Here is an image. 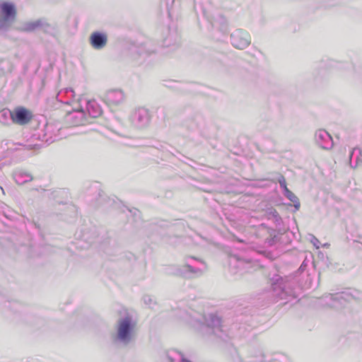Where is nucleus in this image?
Listing matches in <instances>:
<instances>
[{
	"label": "nucleus",
	"instance_id": "obj_3",
	"mask_svg": "<svg viewBox=\"0 0 362 362\" xmlns=\"http://www.w3.org/2000/svg\"><path fill=\"white\" fill-rule=\"evenodd\" d=\"M0 30H6L16 20V8L13 3L4 1L0 4Z\"/></svg>",
	"mask_w": 362,
	"mask_h": 362
},
{
	"label": "nucleus",
	"instance_id": "obj_7",
	"mask_svg": "<svg viewBox=\"0 0 362 362\" xmlns=\"http://www.w3.org/2000/svg\"><path fill=\"white\" fill-rule=\"evenodd\" d=\"M163 46L175 51L180 46V35L175 29H168L167 35L163 39Z\"/></svg>",
	"mask_w": 362,
	"mask_h": 362
},
{
	"label": "nucleus",
	"instance_id": "obj_14",
	"mask_svg": "<svg viewBox=\"0 0 362 362\" xmlns=\"http://www.w3.org/2000/svg\"><path fill=\"white\" fill-rule=\"evenodd\" d=\"M168 358L170 362H175L176 361L177 362H192L185 358L181 352L176 350L170 351L168 354Z\"/></svg>",
	"mask_w": 362,
	"mask_h": 362
},
{
	"label": "nucleus",
	"instance_id": "obj_16",
	"mask_svg": "<svg viewBox=\"0 0 362 362\" xmlns=\"http://www.w3.org/2000/svg\"><path fill=\"white\" fill-rule=\"evenodd\" d=\"M285 196L293 203L294 206L296 209H298L300 207V202L298 198L289 189H286V191L284 192Z\"/></svg>",
	"mask_w": 362,
	"mask_h": 362
},
{
	"label": "nucleus",
	"instance_id": "obj_6",
	"mask_svg": "<svg viewBox=\"0 0 362 362\" xmlns=\"http://www.w3.org/2000/svg\"><path fill=\"white\" fill-rule=\"evenodd\" d=\"M11 117L13 123L19 125L28 124L32 119L33 115L30 111L25 107H16L11 112Z\"/></svg>",
	"mask_w": 362,
	"mask_h": 362
},
{
	"label": "nucleus",
	"instance_id": "obj_11",
	"mask_svg": "<svg viewBox=\"0 0 362 362\" xmlns=\"http://www.w3.org/2000/svg\"><path fill=\"white\" fill-rule=\"evenodd\" d=\"M202 308L197 311L194 309H192L189 313L190 320L189 322L195 328L202 329L203 327L202 320H204V315L202 313Z\"/></svg>",
	"mask_w": 362,
	"mask_h": 362
},
{
	"label": "nucleus",
	"instance_id": "obj_20",
	"mask_svg": "<svg viewBox=\"0 0 362 362\" xmlns=\"http://www.w3.org/2000/svg\"><path fill=\"white\" fill-rule=\"evenodd\" d=\"M280 186L284 189V192L288 189L286 185V180L283 177L281 180H279Z\"/></svg>",
	"mask_w": 362,
	"mask_h": 362
},
{
	"label": "nucleus",
	"instance_id": "obj_21",
	"mask_svg": "<svg viewBox=\"0 0 362 362\" xmlns=\"http://www.w3.org/2000/svg\"><path fill=\"white\" fill-rule=\"evenodd\" d=\"M38 148H39V145H37V144H35V145L28 144L26 146V149H28V150L38 149Z\"/></svg>",
	"mask_w": 362,
	"mask_h": 362
},
{
	"label": "nucleus",
	"instance_id": "obj_10",
	"mask_svg": "<svg viewBox=\"0 0 362 362\" xmlns=\"http://www.w3.org/2000/svg\"><path fill=\"white\" fill-rule=\"evenodd\" d=\"M89 42L95 49H102L107 42V36L101 32H93L89 37Z\"/></svg>",
	"mask_w": 362,
	"mask_h": 362
},
{
	"label": "nucleus",
	"instance_id": "obj_8",
	"mask_svg": "<svg viewBox=\"0 0 362 362\" xmlns=\"http://www.w3.org/2000/svg\"><path fill=\"white\" fill-rule=\"evenodd\" d=\"M231 43L237 49H243L250 43V36L245 31L238 30L231 35Z\"/></svg>",
	"mask_w": 362,
	"mask_h": 362
},
{
	"label": "nucleus",
	"instance_id": "obj_2",
	"mask_svg": "<svg viewBox=\"0 0 362 362\" xmlns=\"http://www.w3.org/2000/svg\"><path fill=\"white\" fill-rule=\"evenodd\" d=\"M182 266L177 267L173 274L182 276L185 279H194L202 275L201 266L203 261L200 258L194 256H187L184 259Z\"/></svg>",
	"mask_w": 362,
	"mask_h": 362
},
{
	"label": "nucleus",
	"instance_id": "obj_5",
	"mask_svg": "<svg viewBox=\"0 0 362 362\" xmlns=\"http://www.w3.org/2000/svg\"><path fill=\"white\" fill-rule=\"evenodd\" d=\"M125 98V94L121 89L108 90L103 96V100L109 106L119 105L124 102Z\"/></svg>",
	"mask_w": 362,
	"mask_h": 362
},
{
	"label": "nucleus",
	"instance_id": "obj_9",
	"mask_svg": "<svg viewBox=\"0 0 362 362\" xmlns=\"http://www.w3.org/2000/svg\"><path fill=\"white\" fill-rule=\"evenodd\" d=\"M66 122L74 126L83 125L88 122V118L83 110H74L69 112L66 117Z\"/></svg>",
	"mask_w": 362,
	"mask_h": 362
},
{
	"label": "nucleus",
	"instance_id": "obj_4",
	"mask_svg": "<svg viewBox=\"0 0 362 362\" xmlns=\"http://www.w3.org/2000/svg\"><path fill=\"white\" fill-rule=\"evenodd\" d=\"M151 118V116L149 110L145 107H139L132 112L130 121L134 127L144 129L149 125Z\"/></svg>",
	"mask_w": 362,
	"mask_h": 362
},
{
	"label": "nucleus",
	"instance_id": "obj_15",
	"mask_svg": "<svg viewBox=\"0 0 362 362\" xmlns=\"http://www.w3.org/2000/svg\"><path fill=\"white\" fill-rule=\"evenodd\" d=\"M40 25H42L41 19L26 22L23 24L22 30L25 32H32L37 29H40Z\"/></svg>",
	"mask_w": 362,
	"mask_h": 362
},
{
	"label": "nucleus",
	"instance_id": "obj_22",
	"mask_svg": "<svg viewBox=\"0 0 362 362\" xmlns=\"http://www.w3.org/2000/svg\"><path fill=\"white\" fill-rule=\"evenodd\" d=\"M66 94L69 95L71 97H74V91L72 88H66L65 90Z\"/></svg>",
	"mask_w": 362,
	"mask_h": 362
},
{
	"label": "nucleus",
	"instance_id": "obj_25",
	"mask_svg": "<svg viewBox=\"0 0 362 362\" xmlns=\"http://www.w3.org/2000/svg\"><path fill=\"white\" fill-rule=\"evenodd\" d=\"M61 94H62L61 93H59L57 96H58V97H60V96H61Z\"/></svg>",
	"mask_w": 362,
	"mask_h": 362
},
{
	"label": "nucleus",
	"instance_id": "obj_26",
	"mask_svg": "<svg viewBox=\"0 0 362 362\" xmlns=\"http://www.w3.org/2000/svg\"><path fill=\"white\" fill-rule=\"evenodd\" d=\"M0 189H1L2 190V192H4L3 187H1L0 186Z\"/></svg>",
	"mask_w": 362,
	"mask_h": 362
},
{
	"label": "nucleus",
	"instance_id": "obj_24",
	"mask_svg": "<svg viewBox=\"0 0 362 362\" xmlns=\"http://www.w3.org/2000/svg\"><path fill=\"white\" fill-rule=\"evenodd\" d=\"M215 320H216V322L217 325H221V320L218 317H216L215 319Z\"/></svg>",
	"mask_w": 362,
	"mask_h": 362
},
{
	"label": "nucleus",
	"instance_id": "obj_13",
	"mask_svg": "<svg viewBox=\"0 0 362 362\" xmlns=\"http://www.w3.org/2000/svg\"><path fill=\"white\" fill-rule=\"evenodd\" d=\"M86 110L88 115L92 118L98 117L102 113V110L100 105L94 100L87 101Z\"/></svg>",
	"mask_w": 362,
	"mask_h": 362
},
{
	"label": "nucleus",
	"instance_id": "obj_23",
	"mask_svg": "<svg viewBox=\"0 0 362 362\" xmlns=\"http://www.w3.org/2000/svg\"><path fill=\"white\" fill-rule=\"evenodd\" d=\"M188 86H189V88H190V90H191L192 88H193L194 86H199L200 87L201 86L200 85H197L196 83H189Z\"/></svg>",
	"mask_w": 362,
	"mask_h": 362
},
{
	"label": "nucleus",
	"instance_id": "obj_17",
	"mask_svg": "<svg viewBox=\"0 0 362 362\" xmlns=\"http://www.w3.org/2000/svg\"><path fill=\"white\" fill-rule=\"evenodd\" d=\"M42 25H40V29L47 33H51L53 30V27L45 20L41 18Z\"/></svg>",
	"mask_w": 362,
	"mask_h": 362
},
{
	"label": "nucleus",
	"instance_id": "obj_19",
	"mask_svg": "<svg viewBox=\"0 0 362 362\" xmlns=\"http://www.w3.org/2000/svg\"><path fill=\"white\" fill-rule=\"evenodd\" d=\"M145 304L151 305L153 303V299L150 296H144L143 298Z\"/></svg>",
	"mask_w": 362,
	"mask_h": 362
},
{
	"label": "nucleus",
	"instance_id": "obj_1",
	"mask_svg": "<svg viewBox=\"0 0 362 362\" xmlns=\"http://www.w3.org/2000/svg\"><path fill=\"white\" fill-rule=\"evenodd\" d=\"M137 337V322L127 314L116 322V332L113 337L115 344L126 347L134 344Z\"/></svg>",
	"mask_w": 362,
	"mask_h": 362
},
{
	"label": "nucleus",
	"instance_id": "obj_18",
	"mask_svg": "<svg viewBox=\"0 0 362 362\" xmlns=\"http://www.w3.org/2000/svg\"><path fill=\"white\" fill-rule=\"evenodd\" d=\"M187 0H173L172 1V8L169 10V14L173 12V10L175 8H179L181 6L182 3H185Z\"/></svg>",
	"mask_w": 362,
	"mask_h": 362
},
{
	"label": "nucleus",
	"instance_id": "obj_12",
	"mask_svg": "<svg viewBox=\"0 0 362 362\" xmlns=\"http://www.w3.org/2000/svg\"><path fill=\"white\" fill-rule=\"evenodd\" d=\"M13 177L18 185H23L33 179L30 173L23 170L15 171L13 174Z\"/></svg>",
	"mask_w": 362,
	"mask_h": 362
}]
</instances>
